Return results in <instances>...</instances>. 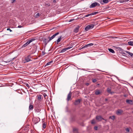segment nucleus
I'll return each instance as SVG.
<instances>
[{"label": "nucleus", "mask_w": 133, "mask_h": 133, "mask_svg": "<svg viewBox=\"0 0 133 133\" xmlns=\"http://www.w3.org/2000/svg\"><path fill=\"white\" fill-rule=\"evenodd\" d=\"M13 2H14L15 1H16V0H12Z\"/></svg>", "instance_id": "nucleus-53"}, {"label": "nucleus", "mask_w": 133, "mask_h": 133, "mask_svg": "<svg viewBox=\"0 0 133 133\" xmlns=\"http://www.w3.org/2000/svg\"><path fill=\"white\" fill-rule=\"evenodd\" d=\"M94 129L95 130H97V127L96 126L95 127H94Z\"/></svg>", "instance_id": "nucleus-48"}, {"label": "nucleus", "mask_w": 133, "mask_h": 133, "mask_svg": "<svg viewBox=\"0 0 133 133\" xmlns=\"http://www.w3.org/2000/svg\"><path fill=\"white\" fill-rule=\"evenodd\" d=\"M101 92L99 90H96L95 91V94L97 95H98L101 94Z\"/></svg>", "instance_id": "nucleus-14"}, {"label": "nucleus", "mask_w": 133, "mask_h": 133, "mask_svg": "<svg viewBox=\"0 0 133 133\" xmlns=\"http://www.w3.org/2000/svg\"><path fill=\"white\" fill-rule=\"evenodd\" d=\"M26 85L29 88L30 86H29V85L28 84L26 83Z\"/></svg>", "instance_id": "nucleus-47"}, {"label": "nucleus", "mask_w": 133, "mask_h": 133, "mask_svg": "<svg viewBox=\"0 0 133 133\" xmlns=\"http://www.w3.org/2000/svg\"><path fill=\"white\" fill-rule=\"evenodd\" d=\"M35 40V39H31L29 41H28L29 42V43H30L31 42H32V41H33Z\"/></svg>", "instance_id": "nucleus-37"}, {"label": "nucleus", "mask_w": 133, "mask_h": 133, "mask_svg": "<svg viewBox=\"0 0 133 133\" xmlns=\"http://www.w3.org/2000/svg\"><path fill=\"white\" fill-rule=\"evenodd\" d=\"M108 0H103L102 2L104 3H107L108 2Z\"/></svg>", "instance_id": "nucleus-26"}, {"label": "nucleus", "mask_w": 133, "mask_h": 133, "mask_svg": "<svg viewBox=\"0 0 133 133\" xmlns=\"http://www.w3.org/2000/svg\"><path fill=\"white\" fill-rule=\"evenodd\" d=\"M32 121L34 124H36L40 121V119L39 118H36L34 117L32 118Z\"/></svg>", "instance_id": "nucleus-2"}, {"label": "nucleus", "mask_w": 133, "mask_h": 133, "mask_svg": "<svg viewBox=\"0 0 133 133\" xmlns=\"http://www.w3.org/2000/svg\"><path fill=\"white\" fill-rule=\"evenodd\" d=\"M98 13V12H94L91 13V15H94L97 14Z\"/></svg>", "instance_id": "nucleus-30"}, {"label": "nucleus", "mask_w": 133, "mask_h": 133, "mask_svg": "<svg viewBox=\"0 0 133 133\" xmlns=\"http://www.w3.org/2000/svg\"><path fill=\"white\" fill-rule=\"evenodd\" d=\"M94 45V44L93 43H90L88 44L87 45H86L84 46H83L82 48V49H84L85 48L88 47V46H92Z\"/></svg>", "instance_id": "nucleus-9"}, {"label": "nucleus", "mask_w": 133, "mask_h": 133, "mask_svg": "<svg viewBox=\"0 0 133 133\" xmlns=\"http://www.w3.org/2000/svg\"><path fill=\"white\" fill-rule=\"evenodd\" d=\"M128 44L130 45L133 46V41H129L128 42Z\"/></svg>", "instance_id": "nucleus-22"}, {"label": "nucleus", "mask_w": 133, "mask_h": 133, "mask_svg": "<svg viewBox=\"0 0 133 133\" xmlns=\"http://www.w3.org/2000/svg\"><path fill=\"white\" fill-rule=\"evenodd\" d=\"M79 26H77L74 29V32L75 33L77 32L79 30Z\"/></svg>", "instance_id": "nucleus-13"}, {"label": "nucleus", "mask_w": 133, "mask_h": 133, "mask_svg": "<svg viewBox=\"0 0 133 133\" xmlns=\"http://www.w3.org/2000/svg\"><path fill=\"white\" fill-rule=\"evenodd\" d=\"M43 96L44 97V98H46V97L47 95H46V94H43Z\"/></svg>", "instance_id": "nucleus-43"}, {"label": "nucleus", "mask_w": 133, "mask_h": 133, "mask_svg": "<svg viewBox=\"0 0 133 133\" xmlns=\"http://www.w3.org/2000/svg\"><path fill=\"white\" fill-rule=\"evenodd\" d=\"M53 62V61H50V62H49L48 63H47L46 65H50V64L52 63Z\"/></svg>", "instance_id": "nucleus-29"}, {"label": "nucleus", "mask_w": 133, "mask_h": 133, "mask_svg": "<svg viewBox=\"0 0 133 133\" xmlns=\"http://www.w3.org/2000/svg\"><path fill=\"white\" fill-rule=\"evenodd\" d=\"M53 2L54 3H55L56 2V1L55 0H54L53 1Z\"/></svg>", "instance_id": "nucleus-50"}, {"label": "nucleus", "mask_w": 133, "mask_h": 133, "mask_svg": "<svg viewBox=\"0 0 133 133\" xmlns=\"http://www.w3.org/2000/svg\"><path fill=\"white\" fill-rule=\"evenodd\" d=\"M45 5L46 6H49L50 5L49 4L45 3Z\"/></svg>", "instance_id": "nucleus-42"}, {"label": "nucleus", "mask_w": 133, "mask_h": 133, "mask_svg": "<svg viewBox=\"0 0 133 133\" xmlns=\"http://www.w3.org/2000/svg\"><path fill=\"white\" fill-rule=\"evenodd\" d=\"M66 111L68 112L69 111V106L68 105L66 106L65 108Z\"/></svg>", "instance_id": "nucleus-21"}, {"label": "nucleus", "mask_w": 133, "mask_h": 133, "mask_svg": "<svg viewBox=\"0 0 133 133\" xmlns=\"http://www.w3.org/2000/svg\"><path fill=\"white\" fill-rule=\"evenodd\" d=\"M108 101V99H107V98H105V101Z\"/></svg>", "instance_id": "nucleus-52"}, {"label": "nucleus", "mask_w": 133, "mask_h": 133, "mask_svg": "<svg viewBox=\"0 0 133 133\" xmlns=\"http://www.w3.org/2000/svg\"><path fill=\"white\" fill-rule=\"evenodd\" d=\"M101 4H103V3H102V2H101Z\"/></svg>", "instance_id": "nucleus-54"}, {"label": "nucleus", "mask_w": 133, "mask_h": 133, "mask_svg": "<svg viewBox=\"0 0 133 133\" xmlns=\"http://www.w3.org/2000/svg\"><path fill=\"white\" fill-rule=\"evenodd\" d=\"M125 130L127 132H129V128H127L125 129Z\"/></svg>", "instance_id": "nucleus-44"}, {"label": "nucleus", "mask_w": 133, "mask_h": 133, "mask_svg": "<svg viewBox=\"0 0 133 133\" xmlns=\"http://www.w3.org/2000/svg\"><path fill=\"white\" fill-rule=\"evenodd\" d=\"M94 24H90L88 25L85 28V30L86 31H88L89 30L92 29L94 27Z\"/></svg>", "instance_id": "nucleus-1"}, {"label": "nucleus", "mask_w": 133, "mask_h": 133, "mask_svg": "<svg viewBox=\"0 0 133 133\" xmlns=\"http://www.w3.org/2000/svg\"><path fill=\"white\" fill-rule=\"evenodd\" d=\"M91 123L92 124H95L96 123L95 121V119H93L91 121Z\"/></svg>", "instance_id": "nucleus-31"}, {"label": "nucleus", "mask_w": 133, "mask_h": 133, "mask_svg": "<svg viewBox=\"0 0 133 133\" xmlns=\"http://www.w3.org/2000/svg\"><path fill=\"white\" fill-rule=\"evenodd\" d=\"M46 127V124L45 122L43 124L42 127L43 129H45Z\"/></svg>", "instance_id": "nucleus-27"}, {"label": "nucleus", "mask_w": 133, "mask_h": 133, "mask_svg": "<svg viewBox=\"0 0 133 133\" xmlns=\"http://www.w3.org/2000/svg\"><path fill=\"white\" fill-rule=\"evenodd\" d=\"M35 111L36 112H39L40 111V110L38 108H37L35 109Z\"/></svg>", "instance_id": "nucleus-32"}, {"label": "nucleus", "mask_w": 133, "mask_h": 133, "mask_svg": "<svg viewBox=\"0 0 133 133\" xmlns=\"http://www.w3.org/2000/svg\"><path fill=\"white\" fill-rule=\"evenodd\" d=\"M33 106L32 105L30 104L29 105V110H32L33 109Z\"/></svg>", "instance_id": "nucleus-16"}, {"label": "nucleus", "mask_w": 133, "mask_h": 133, "mask_svg": "<svg viewBox=\"0 0 133 133\" xmlns=\"http://www.w3.org/2000/svg\"><path fill=\"white\" fill-rule=\"evenodd\" d=\"M100 5L97 2H95L92 4L90 5L89 7L90 8H92L95 7L96 6H99Z\"/></svg>", "instance_id": "nucleus-3"}, {"label": "nucleus", "mask_w": 133, "mask_h": 133, "mask_svg": "<svg viewBox=\"0 0 133 133\" xmlns=\"http://www.w3.org/2000/svg\"><path fill=\"white\" fill-rule=\"evenodd\" d=\"M92 82L93 83H95L97 81V80L96 79H92Z\"/></svg>", "instance_id": "nucleus-38"}, {"label": "nucleus", "mask_w": 133, "mask_h": 133, "mask_svg": "<svg viewBox=\"0 0 133 133\" xmlns=\"http://www.w3.org/2000/svg\"><path fill=\"white\" fill-rule=\"evenodd\" d=\"M30 43H29L28 41L25 44H24L22 46V47L24 48L26 47L27 45H28V44H29Z\"/></svg>", "instance_id": "nucleus-17"}, {"label": "nucleus", "mask_w": 133, "mask_h": 133, "mask_svg": "<svg viewBox=\"0 0 133 133\" xmlns=\"http://www.w3.org/2000/svg\"><path fill=\"white\" fill-rule=\"evenodd\" d=\"M97 85H99V84H97Z\"/></svg>", "instance_id": "nucleus-55"}, {"label": "nucleus", "mask_w": 133, "mask_h": 133, "mask_svg": "<svg viewBox=\"0 0 133 133\" xmlns=\"http://www.w3.org/2000/svg\"><path fill=\"white\" fill-rule=\"evenodd\" d=\"M110 37V38L111 39H114L116 38H118V37H116L115 36H111Z\"/></svg>", "instance_id": "nucleus-33"}, {"label": "nucleus", "mask_w": 133, "mask_h": 133, "mask_svg": "<svg viewBox=\"0 0 133 133\" xmlns=\"http://www.w3.org/2000/svg\"><path fill=\"white\" fill-rule=\"evenodd\" d=\"M50 41H47V39L46 38H45L43 41V42L44 43L45 45H46L48 43V42H49Z\"/></svg>", "instance_id": "nucleus-18"}, {"label": "nucleus", "mask_w": 133, "mask_h": 133, "mask_svg": "<svg viewBox=\"0 0 133 133\" xmlns=\"http://www.w3.org/2000/svg\"><path fill=\"white\" fill-rule=\"evenodd\" d=\"M14 58L13 59H12V60H13ZM12 60V59H10L9 60H7V61H4V62H6V63H8V62H10Z\"/></svg>", "instance_id": "nucleus-41"}, {"label": "nucleus", "mask_w": 133, "mask_h": 133, "mask_svg": "<svg viewBox=\"0 0 133 133\" xmlns=\"http://www.w3.org/2000/svg\"><path fill=\"white\" fill-rule=\"evenodd\" d=\"M72 47H68L67 48L64 49L62 50L60 52H64L66 51L67 50H68L69 49H70Z\"/></svg>", "instance_id": "nucleus-11"}, {"label": "nucleus", "mask_w": 133, "mask_h": 133, "mask_svg": "<svg viewBox=\"0 0 133 133\" xmlns=\"http://www.w3.org/2000/svg\"><path fill=\"white\" fill-rule=\"evenodd\" d=\"M42 96L41 95H39L38 96V99L39 100H40L41 99V97Z\"/></svg>", "instance_id": "nucleus-24"}, {"label": "nucleus", "mask_w": 133, "mask_h": 133, "mask_svg": "<svg viewBox=\"0 0 133 133\" xmlns=\"http://www.w3.org/2000/svg\"><path fill=\"white\" fill-rule=\"evenodd\" d=\"M90 15H91V13L87 15H85V17H88Z\"/></svg>", "instance_id": "nucleus-40"}, {"label": "nucleus", "mask_w": 133, "mask_h": 133, "mask_svg": "<svg viewBox=\"0 0 133 133\" xmlns=\"http://www.w3.org/2000/svg\"><path fill=\"white\" fill-rule=\"evenodd\" d=\"M109 118L111 119L112 120H114L115 118V117L114 116H111L109 117Z\"/></svg>", "instance_id": "nucleus-25"}, {"label": "nucleus", "mask_w": 133, "mask_h": 133, "mask_svg": "<svg viewBox=\"0 0 133 133\" xmlns=\"http://www.w3.org/2000/svg\"><path fill=\"white\" fill-rule=\"evenodd\" d=\"M49 41H50L52 39H53L54 38V37H53V36H51L50 37H49Z\"/></svg>", "instance_id": "nucleus-39"}, {"label": "nucleus", "mask_w": 133, "mask_h": 133, "mask_svg": "<svg viewBox=\"0 0 133 133\" xmlns=\"http://www.w3.org/2000/svg\"><path fill=\"white\" fill-rule=\"evenodd\" d=\"M123 112V111L122 110L118 109L116 111V114L118 115H121Z\"/></svg>", "instance_id": "nucleus-4"}, {"label": "nucleus", "mask_w": 133, "mask_h": 133, "mask_svg": "<svg viewBox=\"0 0 133 133\" xmlns=\"http://www.w3.org/2000/svg\"><path fill=\"white\" fill-rule=\"evenodd\" d=\"M40 15V14L39 13H37L35 15V17L36 18H37Z\"/></svg>", "instance_id": "nucleus-36"}, {"label": "nucleus", "mask_w": 133, "mask_h": 133, "mask_svg": "<svg viewBox=\"0 0 133 133\" xmlns=\"http://www.w3.org/2000/svg\"><path fill=\"white\" fill-rule=\"evenodd\" d=\"M62 37V36H61L59 38H58L57 40V43L60 42L61 40V38Z\"/></svg>", "instance_id": "nucleus-28"}, {"label": "nucleus", "mask_w": 133, "mask_h": 133, "mask_svg": "<svg viewBox=\"0 0 133 133\" xmlns=\"http://www.w3.org/2000/svg\"><path fill=\"white\" fill-rule=\"evenodd\" d=\"M22 27H23L22 26H21V25H19L18 27V28H22Z\"/></svg>", "instance_id": "nucleus-49"}, {"label": "nucleus", "mask_w": 133, "mask_h": 133, "mask_svg": "<svg viewBox=\"0 0 133 133\" xmlns=\"http://www.w3.org/2000/svg\"><path fill=\"white\" fill-rule=\"evenodd\" d=\"M96 119L98 121H101L102 119L104 120V119L101 116H97L96 117Z\"/></svg>", "instance_id": "nucleus-5"}, {"label": "nucleus", "mask_w": 133, "mask_h": 133, "mask_svg": "<svg viewBox=\"0 0 133 133\" xmlns=\"http://www.w3.org/2000/svg\"><path fill=\"white\" fill-rule=\"evenodd\" d=\"M75 19H70L69 21V22H71V21H74Z\"/></svg>", "instance_id": "nucleus-45"}, {"label": "nucleus", "mask_w": 133, "mask_h": 133, "mask_svg": "<svg viewBox=\"0 0 133 133\" xmlns=\"http://www.w3.org/2000/svg\"><path fill=\"white\" fill-rule=\"evenodd\" d=\"M109 51L110 52L112 53H114L115 52L114 50L112 49L109 48L108 49Z\"/></svg>", "instance_id": "nucleus-20"}, {"label": "nucleus", "mask_w": 133, "mask_h": 133, "mask_svg": "<svg viewBox=\"0 0 133 133\" xmlns=\"http://www.w3.org/2000/svg\"><path fill=\"white\" fill-rule=\"evenodd\" d=\"M89 85V84L88 83H87L86 84V85L87 86H88Z\"/></svg>", "instance_id": "nucleus-51"}, {"label": "nucleus", "mask_w": 133, "mask_h": 133, "mask_svg": "<svg viewBox=\"0 0 133 133\" xmlns=\"http://www.w3.org/2000/svg\"><path fill=\"white\" fill-rule=\"evenodd\" d=\"M31 56L29 55L26 56L25 58V60L26 62H28L31 61Z\"/></svg>", "instance_id": "nucleus-6"}, {"label": "nucleus", "mask_w": 133, "mask_h": 133, "mask_svg": "<svg viewBox=\"0 0 133 133\" xmlns=\"http://www.w3.org/2000/svg\"><path fill=\"white\" fill-rule=\"evenodd\" d=\"M126 102L128 104H133V101L131 100L127 99L126 100Z\"/></svg>", "instance_id": "nucleus-8"}, {"label": "nucleus", "mask_w": 133, "mask_h": 133, "mask_svg": "<svg viewBox=\"0 0 133 133\" xmlns=\"http://www.w3.org/2000/svg\"><path fill=\"white\" fill-rule=\"evenodd\" d=\"M45 54V53H44V54H43V55H44Z\"/></svg>", "instance_id": "nucleus-56"}, {"label": "nucleus", "mask_w": 133, "mask_h": 133, "mask_svg": "<svg viewBox=\"0 0 133 133\" xmlns=\"http://www.w3.org/2000/svg\"><path fill=\"white\" fill-rule=\"evenodd\" d=\"M71 93L70 91V92L69 94H68L67 98V100L68 101H69L71 99Z\"/></svg>", "instance_id": "nucleus-7"}, {"label": "nucleus", "mask_w": 133, "mask_h": 133, "mask_svg": "<svg viewBox=\"0 0 133 133\" xmlns=\"http://www.w3.org/2000/svg\"><path fill=\"white\" fill-rule=\"evenodd\" d=\"M81 100L80 99H78L76 100L74 102V104L75 105H77L79 104Z\"/></svg>", "instance_id": "nucleus-10"}, {"label": "nucleus", "mask_w": 133, "mask_h": 133, "mask_svg": "<svg viewBox=\"0 0 133 133\" xmlns=\"http://www.w3.org/2000/svg\"><path fill=\"white\" fill-rule=\"evenodd\" d=\"M129 1V0H119L118 1V2L120 3H125Z\"/></svg>", "instance_id": "nucleus-15"}, {"label": "nucleus", "mask_w": 133, "mask_h": 133, "mask_svg": "<svg viewBox=\"0 0 133 133\" xmlns=\"http://www.w3.org/2000/svg\"><path fill=\"white\" fill-rule=\"evenodd\" d=\"M24 130H25L26 131H28L29 129V127H28V126L25 127L24 128Z\"/></svg>", "instance_id": "nucleus-23"}, {"label": "nucleus", "mask_w": 133, "mask_h": 133, "mask_svg": "<svg viewBox=\"0 0 133 133\" xmlns=\"http://www.w3.org/2000/svg\"><path fill=\"white\" fill-rule=\"evenodd\" d=\"M59 34V33L58 32H57V33L54 34L52 36L54 37V38L57 35H58Z\"/></svg>", "instance_id": "nucleus-35"}, {"label": "nucleus", "mask_w": 133, "mask_h": 133, "mask_svg": "<svg viewBox=\"0 0 133 133\" xmlns=\"http://www.w3.org/2000/svg\"><path fill=\"white\" fill-rule=\"evenodd\" d=\"M125 52L129 54L131 56V57H133V54L130 52L128 51H125Z\"/></svg>", "instance_id": "nucleus-19"}, {"label": "nucleus", "mask_w": 133, "mask_h": 133, "mask_svg": "<svg viewBox=\"0 0 133 133\" xmlns=\"http://www.w3.org/2000/svg\"><path fill=\"white\" fill-rule=\"evenodd\" d=\"M7 30H9L10 32L12 31L11 30L10 28H8L7 29Z\"/></svg>", "instance_id": "nucleus-46"}, {"label": "nucleus", "mask_w": 133, "mask_h": 133, "mask_svg": "<svg viewBox=\"0 0 133 133\" xmlns=\"http://www.w3.org/2000/svg\"><path fill=\"white\" fill-rule=\"evenodd\" d=\"M107 91L108 93L111 94H112L114 93V92L111 91V89L110 88H108Z\"/></svg>", "instance_id": "nucleus-12"}, {"label": "nucleus", "mask_w": 133, "mask_h": 133, "mask_svg": "<svg viewBox=\"0 0 133 133\" xmlns=\"http://www.w3.org/2000/svg\"><path fill=\"white\" fill-rule=\"evenodd\" d=\"M120 51H122L121 52L122 53L124 54H126L124 52L125 51V52L126 51H124V50H123L122 49H121L120 50Z\"/></svg>", "instance_id": "nucleus-34"}]
</instances>
